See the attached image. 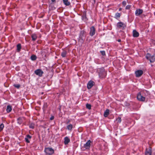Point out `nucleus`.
Instances as JSON below:
<instances>
[{
  "label": "nucleus",
  "mask_w": 155,
  "mask_h": 155,
  "mask_svg": "<svg viewBox=\"0 0 155 155\" xmlns=\"http://www.w3.org/2000/svg\"><path fill=\"white\" fill-rule=\"evenodd\" d=\"M144 92H147V91H145L144 92H141L137 94V98L138 100L140 101H144L145 99V97L143 96V93Z\"/></svg>",
  "instance_id": "f257e3e1"
},
{
  "label": "nucleus",
  "mask_w": 155,
  "mask_h": 155,
  "mask_svg": "<svg viewBox=\"0 0 155 155\" xmlns=\"http://www.w3.org/2000/svg\"><path fill=\"white\" fill-rule=\"evenodd\" d=\"M146 58L151 63L155 61V54L151 55L150 53H147L146 55Z\"/></svg>",
  "instance_id": "f03ea898"
},
{
  "label": "nucleus",
  "mask_w": 155,
  "mask_h": 155,
  "mask_svg": "<svg viewBox=\"0 0 155 155\" xmlns=\"http://www.w3.org/2000/svg\"><path fill=\"white\" fill-rule=\"evenodd\" d=\"M126 27V25L123 22H120L117 23V29H120V31L124 30Z\"/></svg>",
  "instance_id": "7ed1b4c3"
},
{
  "label": "nucleus",
  "mask_w": 155,
  "mask_h": 155,
  "mask_svg": "<svg viewBox=\"0 0 155 155\" xmlns=\"http://www.w3.org/2000/svg\"><path fill=\"white\" fill-rule=\"evenodd\" d=\"M106 75V72L104 70V68L100 69V71L99 72V75L100 78H104L105 77Z\"/></svg>",
  "instance_id": "20e7f679"
},
{
  "label": "nucleus",
  "mask_w": 155,
  "mask_h": 155,
  "mask_svg": "<svg viewBox=\"0 0 155 155\" xmlns=\"http://www.w3.org/2000/svg\"><path fill=\"white\" fill-rule=\"evenodd\" d=\"M34 73L40 77L42 76L44 72L41 69H37L34 71Z\"/></svg>",
  "instance_id": "39448f33"
},
{
  "label": "nucleus",
  "mask_w": 155,
  "mask_h": 155,
  "mask_svg": "<svg viewBox=\"0 0 155 155\" xmlns=\"http://www.w3.org/2000/svg\"><path fill=\"white\" fill-rule=\"evenodd\" d=\"M45 151L47 154L51 155L54 153V150L51 148H45Z\"/></svg>",
  "instance_id": "423d86ee"
},
{
  "label": "nucleus",
  "mask_w": 155,
  "mask_h": 155,
  "mask_svg": "<svg viewBox=\"0 0 155 155\" xmlns=\"http://www.w3.org/2000/svg\"><path fill=\"white\" fill-rule=\"evenodd\" d=\"M91 141L90 140H89L84 145V147L86 149H89L91 146Z\"/></svg>",
  "instance_id": "0eeeda50"
},
{
  "label": "nucleus",
  "mask_w": 155,
  "mask_h": 155,
  "mask_svg": "<svg viewBox=\"0 0 155 155\" xmlns=\"http://www.w3.org/2000/svg\"><path fill=\"white\" fill-rule=\"evenodd\" d=\"M95 28L94 26H92L90 28V35L91 36H92L95 34Z\"/></svg>",
  "instance_id": "6e6552de"
},
{
  "label": "nucleus",
  "mask_w": 155,
  "mask_h": 155,
  "mask_svg": "<svg viewBox=\"0 0 155 155\" xmlns=\"http://www.w3.org/2000/svg\"><path fill=\"white\" fill-rule=\"evenodd\" d=\"M152 153L151 148L149 147V148H146L145 152V155H151Z\"/></svg>",
  "instance_id": "1a4fd4ad"
},
{
  "label": "nucleus",
  "mask_w": 155,
  "mask_h": 155,
  "mask_svg": "<svg viewBox=\"0 0 155 155\" xmlns=\"http://www.w3.org/2000/svg\"><path fill=\"white\" fill-rule=\"evenodd\" d=\"M94 84V82L92 81H90L87 84V87L88 89H91Z\"/></svg>",
  "instance_id": "9d476101"
},
{
  "label": "nucleus",
  "mask_w": 155,
  "mask_h": 155,
  "mask_svg": "<svg viewBox=\"0 0 155 155\" xmlns=\"http://www.w3.org/2000/svg\"><path fill=\"white\" fill-rule=\"evenodd\" d=\"M143 74V71L141 70H138L135 72V74L137 77H140Z\"/></svg>",
  "instance_id": "9b49d317"
},
{
  "label": "nucleus",
  "mask_w": 155,
  "mask_h": 155,
  "mask_svg": "<svg viewBox=\"0 0 155 155\" xmlns=\"http://www.w3.org/2000/svg\"><path fill=\"white\" fill-rule=\"evenodd\" d=\"M143 11L142 9H138L136 10L135 12V15L136 16H139L143 13Z\"/></svg>",
  "instance_id": "f8f14e48"
},
{
  "label": "nucleus",
  "mask_w": 155,
  "mask_h": 155,
  "mask_svg": "<svg viewBox=\"0 0 155 155\" xmlns=\"http://www.w3.org/2000/svg\"><path fill=\"white\" fill-rule=\"evenodd\" d=\"M133 36L134 37H137L139 36V33L135 30H134L133 31Z\"/></svg>",
  "instance_id": "ddd939ff"
},
{
  "label": "nucleus",
  "mask_w": 155,
  "mask_h": 155,
  "mask_svg": "<svg viewBox=\"0 0 155 155\" xmlns=\"http://www.w3.org/2000/svg\"><path fill=\"white\" fill-rule=\"evenodd\" d=\"M85 37V32L83 31H81L80 35V38L82 40H83L84 38V37Z\"/></svg>",
  "instance_id": "4468645a"
},
{
  "label": "nucleus",
  "mask_w": 155,
  "mask_h": 155,
  "mask_svg": "<svg viewBox=\"0 0 155 155\" xmlns=\"http://www.w3.org/2000/svg\"><path fill=\"white\" fill-rule=\"evenodd\" d=\"M24 120V118L19 117L18 119V123L19 124H22Z\"/></svg>",
  "instance_id": "2eb2a0df"
},
{
  "label": "nucleus",
  "mask_w": 155,
  "mask_h": 155,
  "mask_svg": "<svg viewBox=\"0 0 155 155\" xmlns=\"http://www.w3.org/2000/svg\"><path fill=\"white\" fill-rule=\"evenodd\" d=\"M32 40L33 41H35L37 38V36L35 34H32L31 35Z\"/></svg>",
  "instance_id": "dca6fc26"
},
{
  "label": "nucleus",
  "mask_w": 155,
  "mask_h": 155,
  "mask_svg": "<svg viewBox=\"0 0 155 155\" xmlns=\"http://www.w3.org/2000/svg\"><path fill=\"white\" fill-rule=\"evenodd\" d=\"M70 139L67 137H66L64 138V143L65 144H67L70 142Z\"/></svg>",
  "instance_id": "f3484780"
},
{
  "label": "nucleus",
  "mask_w": 155,
  "mask_h": 155,
  "mask_svg": "<svg viewBox=\"0 0 155 155\" xmlns=\"http://www.w3.org/2000/svg\"><path fill=\"white\" fill-rule=\"evenodd\" d=\"M12 110V107L10 105H8L7 106V108L6 109V111L7 112L9 113Z\"/></svg>",
  "instance_id": "a211bd4d"
},
{
  "label": "nucleus",
  "mask_w": 155,
  "mask_h": 155,
  "mask_svg": "<svg viewBox=\"0 0 155 155\" xmlns=\"http://www.w3.org/2000/svg\"><path fill=\"white\" fill-rule=\"evenodd\" d=\"M109 110L108 109L106 110V111H105L104 114V116L105 117H107V116L109 115Z\"/></svg>",
  "instance_id": "6ab92c4d"
},
{
  "label": "nucleus",
  "mask_w": 155,
  "mask_h": 155,
  "mask_svg": "<svg viewBox=\"0 0 155 155\" xmlns=\"http://www.w3.org/2000/svg\"><path fill=\"white\" fill-rule=\"evenodd\" d=\"M63 3L66 5H69L70 3L68 0H63Z\"/></svg>",
  "instance_id": "aec40b11"
},
{
  "label": "nucleus",
  "mask_w": 155,
  "mask_h": 155,
  "mask_svg": "<svg viewBox=\"0 0 155 155\" xmlns=\"http://www.w3.org/2000/svg\"><path fill=\"white\" fill-rule=\"evenodd\" d=\"M67 54V52L66 51H64L61 53V55L63 57H65Z\"/></svg>",
  "instance_id": "412c9836"
},
{
  "label": "nucleus",
  "mask_w": 155,
  "mask_h": 155,
  "mask_svg": "<svg viewBox=\"0 0 155 155\" xmlns=\"http://www.w3.org/2000/svg\"><path fill=\"white\" fill-rule=\"evenodd\" d=\"M37 58L36 56L34 55H32L31 57V58L32 61H35L36 60Z\"/></svg>",
  "instance_id": "4be33fe9"
},
{
  "label": "nucleus",
  "mask_w": 155,
  "mask_h": 155,
  "mask_svg": "<svg viewBox=\"0 0 155 155\" xmlns=\"http://www.w3.org/2000/svg\"><path fill=\"white\" fill-rule=\"evenodd\" d=\"M72 124H70L68 125L67 126V128L68 130H72Z\"/></svg>",
  "instance_id": "5701e85b"
},
{
  "label": "nucleus",
  "mask_w": 155,
  "mask_h": 155,
  "mask_svg": "<svg viewBox=\"0 0 155 155\" xmlns=\"http://www.w3.org/2000/svg\"><path fill=\"white\" fill-rule=\"evenodd\" d=\"M17 50L18 51H19L21 49V45L20 44H18L17 46Z\"/></svg>",
  "instance_id": "b1692460"
},
{
  "label": "nucleus",
  "mask_w": 155,
  "mask_h": 155,
  "mask_svg": "<svg viewBox=\"0 0 155 155\" xmlns=\"http://www.w3.org/2000/svg\"><path fill=\"white\" fill-rule=\"evenodd\" d=\"M4 127V125L3 124H2L0 125V131L2 130Z\"/></svg>",
  "instance_id": "393cba45"
},
{
  "label": "nucleus",
  "mask_w": 155,
  "mask_h": 155,
  "mask_svg": "<svg viewBox=\"0 0 155 155\" xmlns=\"http://www.w3.org/2000/svg\"><path fill=\"white\" fill-rule=\"evenodd\" d=\"M35 124L33 123H31L29 125V127L32 129H34V128Z\"/></svg>",
  "instance_id": "a878e982"
},
{
  "label": "nucleus",
  "mask_w": 155,
  "mask_h": 155,
  "mask_svg": "<svg viewBox=\"0 0 155 155\" xmlns=\"http://www.w3.org/2000/svg\"><path fill=\"white\" fill-rule=\"evenodd\" d=\"M86 108L89 109H91V105L90 104H87L86 105Z\"/></svg>",
  "instance_id": "bb28decb"
},
{
  "label": "nucleus",
  "mask_w": 155,
  "mask_h": 155,
  "mask_svg": "<svg viewBox=\"0 0 155 155\" xmlns=\"http://www.w3.org/2000/svg\"><path fill=\"white\" fill-rule=\"evenodd\" d=\"M117 122L118 123H120L121 121V119L120 117H118L117 118Z\"/></svg>",
  "instance_id": "cd10ccee"
},
{
  "label": "nucleus",
  "mask_w": 155,
  "mask_h": 155,
  "mask_svg": "<svg viewBox=\"0 0 155 155\" xmlns=\"http://www.w3.org/2000/svg\"><path fill=\"white\" fill-rule=\"evenodd\" d=\"M14 86L17 88H19L20 87V85L19 84H15Z\"/></svg>",
  "instance_id": "c85d7f7f"
},
{
  "label": "nucleus",
  "mask_w": 155,
  "mask_h": 155,
  "mask_svg": "<svg viewBox=\"0 0 155 155\" xmlns=\"http://www.w3.org/2000/svg\"><path fill=\"white\" fill-rule=\"evenodd\" d=\"M131 7V5H128L126 7L125 9H129Z\"/></svg>",
  "instance_id": "c756f323"
},
{
  "label": "nucleus",
  "mask_w": 155,
  "mask_h": 155,
  "mask_svg": "<svg viewBox=\"0 0 155 155\" xmlns=\"http://www.w3.org/2000/svg\"><path fill=\"white\" fill-rule=\"evenodd\" d=\"M122 5L124 6H125L126 4H127V2H126V1H124L122 2Z\"/></svg>",
  "instance_id": "7c9ffc66"
},
{
  "label": "nucleus",
  "mask_w": 155,
  "mask_h": 155,
  "mask_svg": "<svg viewBox=\"0 0 155 155\" xmlns=\"http://www.w3.org/2000/svg\"><path fill=\"white\" fill-rule=\"evenodd\" d=\"M100 52L101 54L103 55H104L105 54V52L104 51H101Z\"/></svg>",
  "instance_id": "2f4dec72"
},
{
  "label": "nucleus",
  "mask_w": 155,
  "mask_h": 155,
  "mask_svg": "<svg viewBox=\"0 0 155 155\" xmlns=\"http://www.w3.org/2000/svg\"><path fill=\"white\" fill-rule=\"evenodd\" d=\"M28 139H28V138L26 137L25 138V140L28 143H29L30 142L28 140Z\"/></svg>",
  "instance_id": "473e14b6"
},
{
  "label": "nucleus",
  "mask_w": 155,
  "mask_h": 155,
  "mask_svg": "<svg viewBox=\"0 0 155 155\" xmlns=\"http://www.w3.org/2000/svg\"><path fill=\"white\" fill-rule=\"evenodd\" d=\"M121 15V14L119 13H117V17L120 18Z\"/></svg>",
  "instance_id": "72a5a7b5"
},
{
  "label": "nucleus",
  "mask_w": 155,
  "mask_h": 155,
  "mask_svg": "<svg viewBox=\"0 0 155 155\" xmlns=\"http://www.w3.org/2000/svg\"><path fill=\"white\" fill-rule=\"evenodd\" d=\"M26 137L28 138L29 139H30L31 138V136L29 135H28Z\"/></svg>",
  "instance_id": "f704fd0d"
},
{
  "label": "nucleus",
  "mask_w": 155,
  "mask_h": 155,
  "mask_svg": "<svg viewBox=\"0 0 155 155\" xmlns=\"http://www.w3.org/2000/svg\"><path fill=\"white\" fill-rule=\"evenodd\" d=\"M54 116H51L50 118V120H53L54 119Z\"/></svg>",
  "instance_id": "c9c22d12"
},
{
  "label": "nucleus",
  "mask_w": 155,
  "mask_h": 155,
  "mask_svg": "<svg viewBox=\"0 0 155 155\" xmlns=\"http://www.w3.org/2000/svg\"><path fill=\"white\" fill-rule=\"evenodd\" d=\"M122 9V8H120L119 9V11H120Z\"/></svg>",
  "instance_id": "e433bc0d"
},
{
  "label": "nucleus",
  "mask_w": 155,
  "mask_h": 155,
  "mask_svg": "<svg viewBox=\"0 0 155 155\" xmlns=\"http://www.w3.org/2000/svg\"><path fill=\"white\" fill-rule=\"evenodd\" d=\"M51 1L52 2H55V0H51Z\"/></svg>",
  "instance_id": "4c0bfd02"
},
{
  "label": "nucleus",
  "mask_w": 155,
  "mask_h": 155,
  "mask_svg": "<svg viewBox=\"0 0 155 155\" xmlns=\"http://www.w3.org/2000/svg\"><path fill=\"white\" fill-rule=\"evenodd\" d=\"M118 41L119 42H120L121 41V40L120 39H118Z\"/></svg>",
  "instance_id": "58836bf2"
},
{
  "label": "nucleus",
  "mask_w": 155,
  "mask_h": 155,
  "mask_svg": "<svg viewBox=\"0 0 155 155\" xmlns=\"http://www.w3.org/2000/svg\"><path fill=\"white\" fill-rule=\"evenodd\" d=\"M94 1V2H95V0H93Z\"/></svg>",
  "instance_id": "ea45409f"
}]
</instances>
